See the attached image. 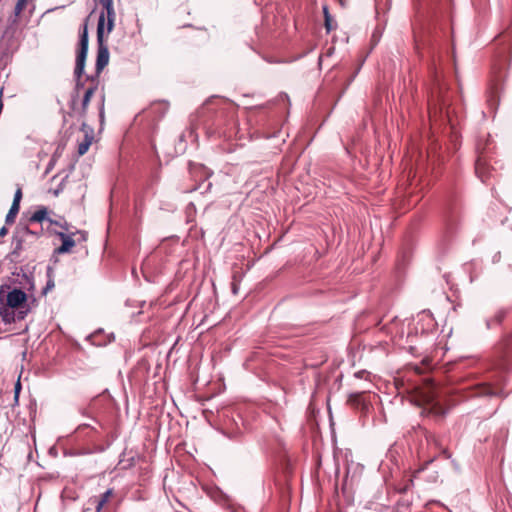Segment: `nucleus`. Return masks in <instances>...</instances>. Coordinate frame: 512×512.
Masks as SVG:
<instances>
[{"label":"nucleus","mask_w":512,"mask_h":512,"mask_svg":"<svg viewBox=\"0 0 512 512\" xmlns=\"http://www.w3.org/2000/svg\"><path fill=\"white\" fill-rule=\"evenodd\" d=\"M27 295L24 291L14 288L4 295L3 287L0 289V316L4 323L11 324L23 320L28 314L26 306Z\"/></svg>","instance_id":"1"},{"label":"nucleus","mask_w":512,"mask_h":512,"mask_svg":"<svg viewBox=\"0 0 512 512\" xmlns=\"http://www.w3.org/2000/svg\"><path fill=\"white\" fill-rule=\"evenodd\" d=\"M88 43V25L87 22H85L80 34L79 49L76 56V64L74 70V75L76 78L75 91L77 93H79V91L84 87V83L81 80V77L84 73L85 61L88 53Z\"/></svg>","instance_id":"2"},{"label":"nucleus","mask_w":512,"mask_h":512,"mask_svg":"<svg viewBox=\"0 0 512 512\" xmlns=\"http://www.w3.org/2000/svg\"><path fill=\"white\" fill-rule=\"evenodd\" d=\"M105 34H104V17L101 16L98 19L97 24V57H96V63L95 68L97 74H99L107 65L109 62V50L108 46L105 43Z\"/></svg>","instance_id":"3"},{"label":"nucleus","mask_w":512,"mask_h":512,"mask_svg":"<svg viewBox=\"0 0 512 512\" xmlns=\"http://www.w3.org/2000/svg\"><path fill=\"white\" fill-rule=\"evenodd\" d=\"M39 234L31 231L28 227H19L15 231L13 236L12 244L14 245L13 253L18 254L24 249V244L37 239Z\"/></svg>","instance_id":"4"},{"label":"nucleus","mask_w":512,"mask_h":512,"mask_svg":"<svg viewBox=\"0 0 512 512\" xmlns=\"http://www.w3.org/2000/svg\"><path fill=\"white\" fill-rule=\"evenodd\" d=\"M99 4L102 7V11L99 15L104 17V34L107 36L112 32L115 22V10L113 6V0H99Z\"/></svg>","instance_id":"5"},{"label":"nucleus","mask_w":512,"mask_h":512,"mask_svg":"<svg viewBox=\"0 0 512 512\" xmlns=\"http://www.w3.org/2000/svg\"><path fill=\"white\" fill-rule=\"evenodd\" d=\"M57 235L60 237L62 244L56 249L58 254H64L70 252V250L75 246L76 241L73 239L74 235H79L80 238L78 240L85 241L86 240V232L77 231L76 233L69 232H57Z\"/></svg>","instance_id":"6"},{"label":"nucleus","mask_w":512,"mask_h":512,"mask_svg":"<svg viewBox=\"0 0 512 512\" xmlns=\"http://www.w3.org/2000/svg\"><path fill=\"white\" fill-rule=\"evenodd\" d=\"M430 462H432V460L426 462L422 467H420L419 469L415 470L413 472V475L411 476V478L406 480L405 483L403 484V486H399L398 487V492L399 493H406L414 485V479L417 477V475L421 471H423Z\"/></svg>","instance_id":"7"},{"label":"nucleus","mask_w":512,"mask_h":512,"mask_svg":"<svg viewBox=\"0 0 512 512\" xmlns=\"http://www.w3.org/2000/svg\"><path fill=\"white\" fill-rule=\"evenodd\" d=\"M96 89H97V85L94 84V85L90 86L85 91L83 99H82V105H81V111H80L81 116H84L86 114L88 105H89L90 100H91L93 94L95 93Z\"/></svg>","instance_id":"8"},{"label":"nucleus","mask_w":512,"mask_h":512,"mask_svg":"<svg viewBox=\"0 0 512 512\" xmlns=\"http://www.w3.org/2000/svg\"><path fill=\"white\" fill-rule=\"evenodd\" d=\"M50 219L48 217V209L44 206L39 207L29 218V222L31 223H41L44 220Z\"/></svg>","instance_id":"9"},{"label":"nucleus","mask_w":512,"mask_h":512,"mask_svg":"<svg viewBox=\"0 0 512 512\" xmlns=\"http://www.w3.org/2000/svg\"><path fill=\"white\" fill-rule=\"evenodd\" d=\"M113 494L112 489H108L105 491L99 498H94V502L96 503L95 509L96 512H101L105 504L109 501L110 497Z\"/></svg>","instance_id":"10"},{"label":"nucleus","mask_w":512,"mask_h":512,"mask_svg":"<svg viewBox=\"0 0 512 512\" xmlns=\"http://www.w3.org/2000/svg\"><path fill=\"white\" fill-rule=\"evenodd\" d=\"M323 13H324V19H325V28L327 32H331L333 29H335V25H333V20L331 15L329 14L328 7L323 6Z\"/></svg>","instance_id":"11"},{"label":"nucleus","mask_w":512,"mask_h":512,"mask_svg":"<svg viewBox=\"0 0 512 512\" xmlns=\"http://www.w3.org/2000/svg\"><path fill=\"white\" fill-rule=\"evenodd\" d=\"M19 209H20V206H17L16 204H12L11 207H10V210L9 212L7 213L6 215V223L7 224H11L14 222L15 218H16V215L18 214L19 212Z\"/></svg>","instance_id":"12"},{"label":"nucleus","mask_w":512,"mask_h":512,"mask_svg":"<svg viewBox=\"0 0 512 512\" xmlns=\"http://www.w3.org/2000/svg\"><path fill=\"white\" fill-rule=\"evenodd\" d=\"M91 143H92V137H89L88 135H85L84 141H82L78 145V153H79V155L85 154L88 151Z\"/></svg>","instance_id":"13"},{"label":"nucleus","mask_w":512,"mask_h":512,"mask_svg":"<svg viewBox=\"0 0 512 512\" xmlns=\"http://www.w3.org/2000/svg\"><path fill=\"white\" fill-rule=\"evenodd\" d=\"M505 315H506V311L504 309L498 310L492 320H487L486 321L487 327L490 328L492 322L497 323V324L501 323V321L503 320Z\"/></svg>","instance_id":"14"},{"label":"nucleus","mask_w":512,"mask_h":512,"mask_svg":"<svg viewBox=\"0 0 512 512\" xmlns=\"http://www.w3.org/2000/svg\"><path fill=\"white\" fill-rule=\"evenodd\" d=\"M362 392L352 393L349 395L348 402L353 406H358L362 401Z\"/></svg>","instance_id":"15"},{"label":"nucleus","mask_w":512,"mask_h":512,"mask_svg":"<svg viewBox=\"0 0 512 512\" xmlns=\"http://www.w3.org/2000/svg\"><path fill=\"white\" fill-rule=\"evenodd\" d=\"M27 2H28V0H18L16 2L15 8H14V15L16 17L20 16V14L22 13V11L25 9V7L27 5Z\"/></svg>","instance_id":"16"},{"label":"nucleus","mask_w":512,"mask_h":512,"mask_svg":"<svg viewBox=\"0 0 512 512\" xmlns=\"http://www.w3.org/2000/svg\"><path fill=\"white\" fill-rule=\"evenodd\" d=\"M54 286H55L54 280L49 276L46 286L42 290V294L46 295L50 290H52L54 288Z\"/></svg>","instance_id":"17"},{"label":"nucleus","mask_w":512,"mask_h":512,"mask_svg":"<svg viewBox=\"0 0 512 512\" xmlns=\"http://www.w3.org/2000/svg\"><path fill=\"white\" fill-rule=\"evenodd\" d=\"M21 198H22V189H21V188H18V189L16 190V192H15L14 199H13V203H12V204H16L17 206H20Z\"/></svg>","instance_id":"18"},{"label":"nucleus","mask_w":512,"mask_h":512,"mask_svg":"<svg viewBox=\"0 0 512 512\" xmlns=\"http://www.w3.org/2000/svg\"><path fill=\"white\" fill-rule=\"evenodd\" d=\"M48 221H49L51 224H55V225H58V226H60L61 228H63V229H64V231H63V232H68V230H69V229H68V224H67L66 222L61 223V222H59V221H54V220H52V219H48Z\"/></svg>","instance_id":"19"},{"label":"nucleus","mask_w":512,"mask_h":512,"mask_svg":"<svg viewBox=\"0 0 512 512\" xmlns=\"http://www.w3.org/2000/svg\"><path fill=\"white\" fill-rule=\"evenodd\" d=\"M21 390V384H20V381H18L15 385V399L17 400L18 399V394Z\"/></svg>","instance_id":"20"},{"label":"nucleus","mask_w":512,"mask_h":512,"mask_svg":"<svg viewBox=\"0 0 512 512\" xmlns=\"http://www.w3.org/2000/svg\"><path fill=\"white\" fill-rule=\"evenodd\" d=\"M7 233H8V230H7V228H6V227H2V228L0 229V237L5 236Z\"/></svg>","instance_id":"21"},{"label":"nucleus","mask_w":512,"mask_h":512,"mask_svg":"<svg viewBox=\"0 0 512 512\" xmlns=\"http://www.w3.org/2000/svg\"><path fill=\"white\" fill-rule=\"evenodd\" d=\"M233 292L237 293V287L235 285L233 286Z\"/></svg>","instance_id":"22"},{"label":"nucleus","mask_w":512,"mask_h":512,"mask_svg":"<svg viewBox=\"0 0 512 512\" xmlns=\"http://www.w3.org/2000/svg\"><path fill=\"white\" fill-rule=\"evenodd\" d=\"M59 194V190L54 191V195L57 196Z\"/></svg>","instance_id":"23"},{"label":"nucleus","mask_w":512,"mask_h":512,"mask_svg":"<svg viewBox=\"0 0 512 512\" xmlns=\"http://www.w3.org/2000/svg\"><path fill=\"white\" fill-rule=\"evenodd\" d=\"M480 164V160L477 161V165ZM476 170H478V166H476Z\"/></svg>","instance_id":"24"}]
</instances>
